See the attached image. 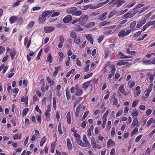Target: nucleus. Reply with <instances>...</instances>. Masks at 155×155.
I'll return each mask as SVG.
<instances>
[{"label": "nucleus", "instance_id": "f257e3e1", "mask_svg": "<svg viewBox=\"0 0 155 155\" xmlns=\"http://www.w3.org/2000/svg\"><path fill=\"white\" fill-rule=\"evenodd\" d=\"M53 12L50 11H45L41 16H40L38 18V22L41 24H43L45 21L46 18L49 15H50Z\"/></svg>", "mask_w": 155, "mask_h": 155}, {"label": "nucleus", "instance_id": "f03ea898", "mask_svg": "<svg viewBox=\"0 0 155 155\" xmlns=\"http://www.w3.org/2000/svg\"><path fill=\"white\" fill-rule=\"evenodd\" d=\"M88 16L87 15H84L81 17L79 19V24L81 26L84 25L87 22Z\"/></svg>", "mask_w": 155, "mask_h": 155}, {"label": "nucleus", "instance_id": "7ed1b4c3", "mask_svg": "<svg viewBox=\"0 0 155 155\" xmlns=\"http://www.w3.org/2000/svg\"><path fill=\"white\" fill-rule=\"evenodd\" d=\"M82 139L84 142L81 141L80 145L81 146L84 147H90L91 146L90 144L87 140L86 135H83Z\"/></svg>", "mask_w": 155, "mask_h": 155}, {"label": "nucleus", "instance_id": "20e7f679", "mask_svg": "<svg viewBox=\"0 0 155 155\" xmlns=\"http://www.w3.org/2000/svg\"><path fill=\"white\" fill-rule=\"evenodd\" d=\"M54 29V28L51 26H46L44 28V31L46 33H49Z\"/></svg>", "mask_w": 155, "mask_h": 155}, {"label": "nucleus", "instance_id": "39448f33", "mask_svg": "<svg viewBox=\"0 0 155 155\" xmlns=\"http://www.w3.org/2000/svg\"><path fill=\"white\" fill-rule=\"evenodd\" d=\"M74 136L75 137L77 143L80 145L82 140H81L80 136L76 133H74Z\"/></svg>", "mask_w": 155, "mask_h": 155}, {"label": "nucleus", "instance_id": "423d86ee", "mask_svg": "<svg viewBox=\"0 0 155 155\" xmlns=\"http://www.w3.org/2000/svg\"><path fill=\"white\" fill-rule=\"evenodd\" d=\"M116 56L117 58L119 59L123 58H132L130 56H127L124 55V54L122 53L121 52H119L118 54Z\"/></svg>", "mask_w": 155, "mask_h": 155}, {"label": "nucleus", "instance_id": "0eeeda50", "mask_svg": "<svg viewBox=\"0 0 155 155\" xmlns=\"http://www.w3.org/2000/svg\"><path fill=\"white\" fill-rule=\"evenodd\" d=\"M134 15L133 13L128 12L123 15V18L125 19L133 17Z\"/></svg>", "mask_w": 155, "mask_h": 155}, {"label": "nucleus", "instance_id": "6e6552de", "mask_svg": "<svg viewBox=\"0 0 155 155\" xmlns=\"http://www.w3.org/2000/svg\"><path fill=\"white\" fill-rule=\"evenodd\" d=\"M72 18L71 15H67L64 18L63 21L64 23H68L71 20Z\"/></svg>", "mask_w": 155, "mask_h": 155}, {"label": "nucleus", "instance_id": "1a4fd4ad", "mask_svg": "<svg viewBox=\"0 0 155 155\" xmlns=\"http://www.w3.org/2000/svg\"><path fill=\"white\" fill-rule=\"evenodd\" d=\"M77 9V8L76 7H71L68 9L67 10V12L69 14H72L73 15V13Z\"/></svg>", "mask_w": 155, "mask_h": 155}, {"label": "nucleus", "instance_id": "9d476101", "mask_svg": "<svg viewBox=\"0 0 155 155\" xmlns=\"http://www.w3.org/2000/svg\"><path fill=\"white\" fill-rule=\"evenodd\" d=\"M146 22V19H143L142 21H140L137 24V28H139L141 27Z\"/></svg>", "mask_w": 155, "mask_h": 155}, {"label": "nucleus", "instance_id": "9b49d317", "mask_svg": "<svg viewBox=\"0 0 155 155\" xmlns=\"http://www.w3.org/2000/svg\"><path fill=\"white\" fill-rule=\"evenodd\" d=\"M91 144L92 147L93 148H97V145L96 143V142L93 137H91Z\"/></svg>", "mask_w": 155, "mask_h": 155}, {"label": "nucleus", "instance_id": "f8f14e48", "mask_svg": "<svg viewBox=\"0 0 155 155\" xmlns=\"http://www.w3.org/2000/svg\"><path fill=\"white\" fill-rule=\"evenodd\" d=\"M107 12H105L101 15L99 16L98 19L100 20L101 21L105 20L106 17L105 16L107 15Z\"/></svg>", "mask_w": 155, "mask_h": 155}, {"label": "nucleus", "instance_id": "ddd939ff", "mask_svg": "<svg viewBox=\"0 0 155 155\" xmlns=\"http://www.w3.org/2000/svg\"><path fill=\"white\" fill-rule=\"evenodd\" d=\"M118 90L125 96L127 95V94L125 89L124 88V85H121L119 87Z\"/></svg>", "mask_w": 155, "mask_h": 155}, {"label": "nucleus", "instance_id": "4468645a", "mask_svg": "<svg viewBox=\"0 0 155 155\" xmlns=\"http://www.w3.org/2000/svg\"><path fill=\"white\" fill-rule=\"evenodd\" d=\"M17 17L13 16L10 18L9 21L10 23L12 24L14 23L17 20Z\"/></svg>", "mask_w": 155, "mask_h": 155}, {"label": "nucleus", "instance_id": "2eb2a0df", "mask_svg": "<svg viewBox=\"0 0 155 155\" xmlns=\"http://www.w3.org/2000/svg\"><path fill=\"white\" fill-rule=\"evenodd\" d=\"M115 143L112 140L109 139L107 142V147L108 146H111L115 145Z\"/></svg>", "mask_w": 155, "mask_h": 155}, {"label": "nucleus", "instance_id": "dca6fc26", "mask_svg": "<svg viewBox=\"0 0 155 155\" xmlns=\"http://www.w3.org/2000/svg\"><path fill=\"white\" fill-rule=\"evenodd\" d=\"M74 30L76 31H83L84 30V29L81 27L79 25H76L74 27Z\"/></svg>", "mask_w": 155, "mask_h": 155}, {"label": "nucleus", "instance_id": "f3484780", "mask_svg": "<svg viewBox=\"0 0 155 155\" xmlns=\"http://www.w3.org/2000/svg\"><path fill=\"white\" fill-rule=\"evenodd\" d=\"M91 81H90L86 82L85 83H84L82 86V87L83 89H85L86 90L88 87V86L90 84Z\"/></svg>", "mask_w": 155, "mask_h": 155}, {"label": "nucleus", "instance_id": "a211bd4d", "mask_svg": "<svg viewBox=\"0 0 155 155\" xmlns=\"http://www.w3.org/2000/svg\"><path fill=\"white\" fill-rule=\"evenodd\" d=\"M126 2L125 0H118L117 2H116V4H117V7H119L121 6L124 3Z\"/></svg>", "mask_w": 155, "mask_h": 155}, {"label": "nucleus", "instance_id": "6ab92c4d", "mask_svg": "<svg viewBox=\"0 0 155 155\" xmlns=\"http://www.w3.org/2000/svg\"><path fill=\"white\" fill-rule=\"evenodd\" d=\"M143 64L145 65H151L152 64L151 61L150 60H143L142 61Z\"/></svg>", "mask_w": 155, "mask_h": 155}, {"label": "nucleus", "instance_id": "aec40b11", "mask_svg": "<svg viewBox=\"0 0 155 155\" xmlns=\"http://www.w3.org/2000/svg\"><path fill=\"white\" fill-rule=\"evenodd\" d=\"M67 147L69 150L71 149L72 147V145L69 139H68L67 140Z\"/></svg>", "mask_w": 155, "mask_h": 155}, {"label": "nucleus", "instance_id": "412c9836", "mask_svg": "<svg viewBox=\"0 0 155 155\" xmlns=\"http://www.w3.org/2000/svg\"><path fill=\"white\" fill-rule=\"evenodd\" d=\"M136 24V21H134L132 22L130 25V27L132 29V30H135V26Z\"/></svg>", "mask_w": 155, "mask_h": 155}, {"label": "nucleus", "instance_id": "4be33fe9", "mask_svg": "<svg viewBox=\"0 0 155 155\" xmlns=\"http://www.w3.org/2000/svg\"><path fill=\"white\" fill-rule=\"evenodd\" d=\"M125 30H122L120 31L118 34V36L119 38H121L123 37L126 36L125 35Z\"/></svg>", "mask_w": 155, "mask_h": 155}, {"label": "nucleus", "instance_id": "5701e85b", "mask_svg": "<svg viewBox=\"0 0 155 155\" xmlns=\"http://www.w3.org/2000/svg\"><path fill=\"white\" fill-rule=\"evenodd\" d=\"M86 39L90 42L91 44H93V40L92 37L90 35H87L86 37Z\"/></svg>", "mask_w": 155, "mask_h": 155}, {"label": "nucleus", "instance_id": "b1692460", "mask_svg": "<svg viewBox=\"0 0 155 155\" xmlns=\"http://www.w3.org/2000/svg\"><path fill=\"white\" fill-rule=\"evenodd\" d=\"M81 107V104H79L78 107H77L75 113V116L76 117L78 116V114L79 112L80 109V107Z\"/></svg>", "mask_w": 155, "mask_h": 155}, {"label": "nucleus", "instance_id": "393cba45", "mask_svg": "<svg viewBox=\"0 0 155 155\" xmlns=\"http://www.w3.org/2000/svg\"><path fill=\"white\" fill-rule=\"evenodd\" d=\"M66 118L68 123L70 124L71 123V119L70 113V112L68 113L66 116Z\"/></svg>", "mask_w": 155, "mask_h": 155}, {"label": "nucleus", "instance_id": "a878e982", "mask_svg": "<svg viewBox=\"0 0 155 155\" xmlns=\"http://www.w3.org/2000/svg\"><path fill=\"white\" fill-rule=\"evenodd\" d=\"M150 6L148 5L147 6H145L144 7L142 8V9L141 10L139 13H138V14H139L140 13H142L143 12H144L146 10H147L148 8H149L150 7Z\"/></svg>", "mask_w": 155, "mask_h": 155}, {"label": "nucleus", "instance_id": "bb28decb", "mask_svg": "<svg viewBox=\"0 0 155 155\" xmlns=\"http://www.w3.org/2000/svg\"><path fill=\"white\" fill-rule=\"evenodd\" d=\"M60 69V66L59 67H55L54 68L55 71L54 72L53 75L54 76H55L57 74L59 70Z\"/></svg>", "mask_w": 155, "mask_h": 155}, {"label": "nucleus", "instance_id": "cd10ccee", "mask_svg": "<svg viewBox=\"0 0 155 155\" xmlns=\"http://www.w3.org/2000/svg\"><path fill=\"white\" fill-rule=\"evenodd\" d=\"M53 107L54 110H56V98L55 97H53Z\"/></svg>", "mask_w": 155, "mask_h": 155}, {"label": "nucleus", "instance_id": "c85d7f7f", "mask_svg": "<svg viewBox=\"0 0 155 155\" xmlns=\"http://www.w3.org/2000/svg\"><path fill=\"white\" fill-rule=\"evenodd\" d=\"M138 113L136 109H134L131 113L133 117L137 116L138 115Z\"/></svg>", "mask_w": 155, "mask_h": 155}, {"label": "nucleus", "instance_id": "c756f323", "mask_svg": "<svg viewBox=\"0 0 155 155\" xmlns=\"http://www.w3.org/2000/svg\"><path fill=\"white\" fill-rule=\"evenodd\" d=\"M83 93L81 89L77 90L76 92V95L78 96H81Z\"/></svg>", "mask_w": 155, "mask_h": 155}, {"label": "nucleus", "instance_id": "7c9ffc66", "mask_svg": "<svg viewBox=\"0 0 155 155\" xmlns=\"http://www.w3.org/2000/svg\"><path fill=\"white\" fill-rule=\"evenodd\" d=\"M28 111L29 109L28 108H25L22 111V117H23L24 116H26Z\"/></svg>", "mask_w": 155, "mask_h": 155}, {"label": "nucleus", "instance_id": "2f4dec72", "mask_svg": "<svg viewBox=\"0 0 155 155\" xmlns=\"http://www.w3.org/2000/svg\"><path fill=\"white\" fill-rule=\"evenodd\" d=\"M51 111L50 107L49 106H47V109L46 112L45 114V115L46 117L48 116L49 113Z\"/></svg>", "mask_w": 155, "mask_h": 155}, {"label": "nucleus", "instance_id": "473e14b6", "mask_svg": "<svg viewBox=\"0 0 155 155\" xmlns=\"http://www.w3.org/2000/svg\"><path fill=\"white\" fill-rule=\"evenodd\" d=\"M82 14V12L80 11H75L73 13V15L79 16L81 15Z\"/></svg>", "mask_w": 155, "mask_h": 155}, {"label": "nucleus", "instance_id": "72a5a7b5", "mask_svg": "<svg viewBox=\"0 0 155 155\" xmlns=\"http://www.w3.org/2000/svg\"><path fill=\"white\" fill-rule=\"evenodd\" d=\"M46 141V139L45 138V136L43 137L41 139V140L40 144V146L41 147H42Z\"/></svg>", "mask_w": 155, "mask_h": 155}, {"label": "nucleus", "instance_id": "f704fd0d", "mask_svg": "<svg viewBox=\"0 0 155 155\" xmlns=\"http://www.w3.org/2000/svg\"><path fill=\"white\" fill-rule=\"evenodd\" d=\"M21 138V134L20 135H18L17 134H15L13 137L12 138L15 140L20 139Z\"/></svg>", "mask_w": 155, "mask_h": 155}, {"label": "nucleus", "instance_id": "c9c22d12", "mask_svg": "<svg viewBox=\"0 0 155 155\" xmlns=\"http://www.w3.org/2000/svg\"><path fill=\"white\" fill-rule=\"evenodd\" d=\"M127 63V62H125L123 61H120L118 62L117 63V65L118 66H121L122 65H124Z\"/></svg>", "mask_w": 155, "mask_h": 155}, {"label": "nucleus", "instance_id": "e433bc0d", "mask_svg": "<svg viewBox=\"0 0 155 155\" xmlns=\"http://www.w3.org/2000/svg\"><path fill=\"white\" fill-rule=\"evenodd\" d=\"M47 62H50V63H51L52 62V58L51 57V54H49L48 55V57L47 60Z\"/></svg>", "mask_w": 155, "mask_h": 155}, {"label": "nucleus", "instance_id": "4c0bfd02", "mask_svg": "<svg viewBox=\"0 0 155 155\" xmlns=\"http://www.w3.org/2000/svg\"><path fill=\"white\" fill-rule=\"evenodd\" d=\"M95 25V23L94 22H91L88 23L87 25H86V26L87 27L90 28L92 26H94Z\"/></svg>", "mask_w": 155, "mask_h": 155}, {"label": "nucleus", "instance_id": "58836bf2", "mask_svg": "<svg viewBox=\"0 0 155 155\" xmlns=\"http://www.w3.org/2000/svg\"><path fill=\"white\" fill-rule=\"evenodd\" d=\"M58 130L60 134H62L63 133L61 130V126L60 123H59L58 124Z\"/></svg>", "mask_w": 155, "mask_h": 155}, {"label": "nucleus", "instance_id": "ea45409f", "mask_svg": "<svg viewBox=\"0 0 155 155\" xmlns=\"http://www.w3.org/2000/svg\"><path fill=\"white\" fill-rule=\"evenodd\" d=\"M70 36L72 38H75L77 37V35L75 32L71 31V33Z\"/></svg>", "mask_w": 155, "mask_h": 155}, {"label": "nucleus", "instance_id": "a19ab883", "mask_svg": "<svg viewBox=\"0 0 155 155\" xmlns=\"http://www.w3.org/2000/svg\"><path fill=\"white\" fill-rule=\"evenodd\" d=\"M149 75H150V82L152 83L153 82L154 78L153 75V74H150V73H149L148 74V76H149Z\"/></svg>", "mask_w": 155, "mask_h": 155}, {"label": "nucleus", "instance_id": "79ce46f5", "mask_svg": "<svg viewBox=\"0 0 155 155\" xmlns=\"http://www.w3.org/2000/svg\"><path fill=\"white\" fill-rule=\"evenodd\" d=\"M138 121L137 119V118H135L133 122L132 125L134 126H136L138 124Z\"/></svg>", "mask_w": 155, "mask_h": 155}, {"label": "nucleus", "instance_id": "37998d69", "mask_svg": "<svg viewBox=\"0 0 155 155\" xmlns=\"http://www.w3.org/2000/svg\"><path fill=\"white\" fill-rule=\"evenodd\" d=\"M99 11L92 12L91 13V16H95L98 15L99 13Z\"/></svg>", "mask_w": 155, "mask_h": 155}, {"label": "nucleus", "instance_id": "c03bdc74", "mask_svg": "<svg viewBox=\"0 0 155 155\" xmlns=\"http://www.w3.org/2000/svg\"><path fill=\"white\" fill-rule=\"evenodd\" d=\"M137 132L138 128L137 127H135L131 133V135H133L134 134L137 133Z\"/></svg>", "mask_w": 155, "mask_h": 155}, {"label": "nucleus", "instance_id": "a18cd8bd", "mask_svg": "<svg viewBox=\"0 0 155 155\" xmlns=\"http://www.w3.org/2000/svg\"><path fill=\"white\" fill-rule=\"evenodd\" d=\"M115 14V12L114 11H113L110 12L108 16V18H110L113 17Z\"/></svg>", "mask_w": 155, "mask_h": 155}, {"label": "nucleus", "instance_id": "49530a36", "mask_svg": "<svg viewBox=\"0 0 155 155\" xmlns=\"http://www.w3.org/2000/svg\"><path fill=\"white\" fill-rule=\"evenodd\" d=\"M153 118H151L147 122V125L148 127H149L153 121Z\"/></svg>", "mask_w": 155, "mask_h": 155}, {"label": "nucleus", "instance_id": "de8ad7c7", "mask_svg": "<svg viewBox=\"0 0 155 155\" xmlns=\"http://www.w3.org/2000/svg\"><path fill=\"white\" fill-rule=\"evenodd\" d=\"M118 104L117 99L115 97H114V101L113 103V105H116Z\"/></svg>", "mask_w": 155, "mask_h": 155}, {"label": "nucleus", "instance_id": "09e8293b", "mask_svg": "<svg viewBox=\"0 0 155 155\" xmlns=\"http://www.w3.org/2000/svg\"><path fill=\"white\" fill-rule=\"evenodd\" d=\"M60 14V13L59 12H55L52 14L51 16V17H56V16H58Z\"/></svg>", "mask_w": 155, "mask_h": 155}, {"label": "nucleus", "instance_id": "8fccbe9b", "mask_svg": "<svg viewBox=\"0 0 155 155\" xmlns=\"http://www.w3.org/2000/svg\"><path fill=\"white\" fill-rule=\"evenodd\" d=\"M35 23L33 21H31L28 24L27 27L28 28H30L33 26Z\"/></svg>", "mask_w": 155, "mask_h": 155}, {"label": "nucleus", "instance_id": "3c124183", "mask_svg": "<svg viewBox=\"0 0 155 155\" xmlns=\"http://www.w3.org/2000/svg\"><path fill=\"white\" fill-rule=\"evenodd\" d=\"M138 101L137 100H136L134 101L132 103V107H135L138 104Z\"/></svg>", "mask_w": 155, "mask_h": 155}, {"label": "nucleus", "instance_id": "603ef678", "mask_svg": "<svg viewBox=\"0 0 155 155\" xmlns=\"http://www.w3.org/2000/svg\"><path fill=\"white\" fill-rule=\"evenodd\" d=\"M15 50H13V51L10 53V55L11 56V58L13 59L14 58V56L15 55Z\"/></svg>", "mask_w": 155, "mask_h": 155}, {"label": "nucleus", "instance_id": "864d4df0", "mask_svg": "<svg viewBox=\"0 0 155 155\" xmlns=\"http://www.w3.org/2000/svg\"><path fill=\"white\" fill-rule=\"evenodd\" d=\"M89 113L88 111H86L84 113V115L82 118V120H83L84 119L87 117Z\"/></svg>", "mask_w": 155, "mask_h": 155}, {"label": "nucleus", "instance_id": "5fc2aeb1", "mask_svg": "<svg viewBox=\"0 0 155 155\" xmlns=\"http://www.w3.org/2000/svg\"><path fill=\"white\" fill-rule=\"evenodd\" d=\"M108 24V22H107L106 21H104L103 22H101L99 25V26L101 27H102L104 26V25H107Z\"/></svg>", "mask_w": 155, "mask_h": 155}, {"label": "nucleus", "instance_id": "6e6d98bb", "mask_svg": "<svg viewBox=\"0 0 155 155\" xmlns=\"http://www.w3.org/2000/svg\"><path fill=\"white\" fill-rule=\"evenodd\" d=\"M142 32V31H141L137 32H136L135 34H134L133 35V36L134 37L138 36L141 34Z\"/></svg>", "mask_w": 155, "mask_h": 155}, {"label": "nucleus", "instance_id": "4d7b16f0", "mask_svg": "<svg viewBox=\"0 0 155 155\" xmlns=\"http://www.w3.org/2000/svg\"><path fill=\"white\" fill-rule=\"evenodd\" d=\"M145 5L142 4V2H141L137 6L135 9L140 8L142 7Z\"/></svg>", "mask_w": 155, "mask_h": 155}, {"label": "nucleus", "instance_id": "13d9d810", "mask_svg": "<svg viewBox=\"0 0 155 155\" xmlns=\"http://www.w3.org/2000/svg\"><path fill=\"white\" fill-rule=\"evenodd\" d=\"M35 110L38 112H39L40 114H41V110L39 109L38 105H37L35 107Z\"/></svg>", "mask_w": 155, "mask_h": 155}, {"label": "nucleus", "instance_id": "bf43d9fd", "mask_svg": "<svg viewBox=\"0 0 155 155\" xmlns=\"http://www.w3.org/2000/svg\"><path fill=\"white\" fill-rule=\"evenodd\" d=\"M115 128L114 127H113L112 128V130L111 132V136L112 137L115 134Z\"/></svg>", "mask_w": 155, "mask_h": 155}, {"label": "nucleus", "instance_id": "052dcab7", "mask_svg": "<svg viewBox=\"0 0 155 155\" xmlns=\"http://www.w3.org/2000/svg\"><path fill=\"white\" fill-rule=\"evenodd\" d=\"M55 148L54 145V144H51V152L53 153L54 152V150Z\"/></svg>", "mask_w": 155, "mask_h": 155}, {"label": "nucleus", "instance_id": "680f3d73", "mask_svg": "<svg viewBox=\"0 0 155 155\" xmlns=\"http://www.w3.org/2000/svg\"><path fill=\"white\" fill-rule=\"evenodd\" d=\"M64 38L62 36H61L59 37L60 43H63L64 42Z\"/></svg>", "mask_w": 155, "mask_h": 155}, {"label": "nucleus", "instance_id": "e2e57ef3", "mask_svg": "<svg viewBox=\"0 0 155 155\" xmlns=\"http://www.w3.org/2000/svg\"><path fill=\"white\" fill-rule=\"evenodd\" d=\"M75 40H74V42L76 44H80V40L79 38H74Z\"/></svg>", "mask_w": 155, "mask_h": 155}, {"label": "nucleus", "instance_id": "0e129e2a", "mask_svg": "<svg viewBox=\"0 0 155 155\" xmlns=\"http://www.w3.org/2000/svg\"><path fill=\"white\" fill-rule=\"evenodd\" d=\"M76 64L77 66L80 67L81 66V61L79 60L78 59H76Z\"/></svg>", "mask_w": 155, "mask_h": 155}, {"label": "nucleus", "instance_id": "69168bd1", "mask_svg": "<svg viewBox=\"0 0 155 155\" xmlns=\"http://www.w3.org/2000/svg\"><path fill=\"white\" fill-rule=\"evenodd\" d=\"M142 137V135H140L138 136L135 139V141L136 142H138L141 139Z\"/></svg>", "mask_w": 155, "mask_h": 155}, {"label": "nucleus", "instance_id": "338daca9", "mask_svg": "<svg viewBox=\"0 0 155 155\" xmlns=\"http://www.w3.org/2000/svg\"><path fill=\"white\" fill-rule=\"evenodd\" d=\"M139 108L141 110H144L145 109L146 107L144 105H141L140 106Z\"/></svg>", "mask_w": 155, "mask_h": 155}, {"label": "nucleus", "instance_id": "774afa93", "mask_svg": "<svg viewBox=\"0 0 155 155\" xmlns=\"http://www.w3.org/2000/svg\"><path fill=\"white\" fill-rule=\"evenodd\" d=\"M147 23L149 26L154 25L155 24V20L149 21L147 22Z\"/></svg>", "mask_w": 155, "mask_h": 155}]
</instances>
